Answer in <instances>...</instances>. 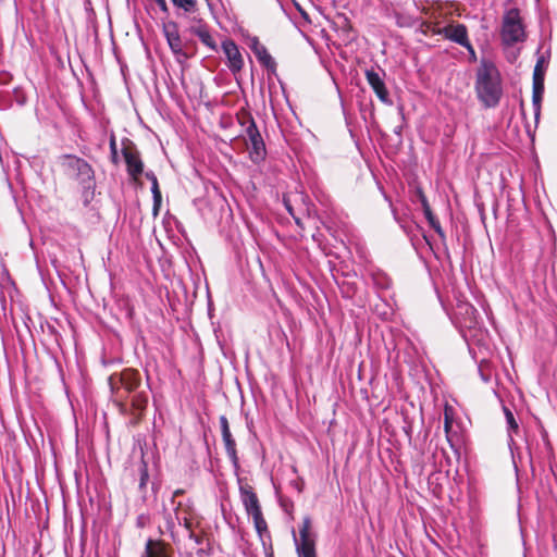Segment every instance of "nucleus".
I'll list each match as a JSON object with an SVG mask.
<instances>
[{
    "label": "nucleus",
    "mask_w": 557,
    "mask_h": 557,
    "mask_svg": "<svg viewBox=\"0 0 557 557\" xmlns=\"http://www.w3.org/2000/svg\"><path fill=\"white\" fill-rule=\"evenodd\" d=\"M434 34L443 36L461 47L469 41L468 29L463 24H449L443 28L434 30Z\"/></svg>",
    "instance_id": "nucleus-13"
},
{
    "label": "nucleus",
    "mask_w": 557,
    "mask_h": 557,
    "mask_svg": "<svg viewBox=\"0 0 557 557\" xmlns=\"http://www.w3.org/2000/svg\"><path fill=\"white\" fill-rule=\"evenodd\" d=\"M183 490H176L168 503L163 504L162 518L164 528L173 541H176V525L184 527L186 531H190L195 510L189 499L177 500L182 496Z\"/></svg>",
    "instance_id": "nucleus-2"
},
{
    "label": "nucleus",
    "mask_w": 557,
    "mask_h": 557,
    "mask_svg": "<svg viewBox=\"0 0 557 557\" xmlns=\"http://www.w3.org/2000/svg\"><path fill=\"white\" fill-rule=\"evenodd\" d=\"M187 534H188V537L190 540H193L197 545H200L202 543V537L200 535H197L194 531H193V527L190 528V531H186Z\"/></svg>",
    "instance_id": "nucleus-33"
},
{
    "label": "nucleus",
    "mask_w": 557,
    "mask_h": 557,
    "mask_svg": "<svg viewBox=\"0 0 557 557\" xmlns=\"http://www.w3.org/2000/svg\"><path fill=\"white\" fill-rule=\"evenodd\" d=\"M421 207H422V211H423V214H424L426 221L434 216V214L431 210L430 203H424V206H421Z\"/></svg>",
    "instance_id": "nucleus-34"
},
{
    "label": "nucleus",
    "mask_w": 557,
    "mask_h": 557,
    "mask_svg": "<svg viewBox=\"0 0 557 557\" xmlns=\"http://www.w3.org/2000/svg\"><path fill=\"white\" fill-rule=\"evenodd\" d=\"M368 84L371 86L372 90L380 99L381 102L387 106L393 104V100L389 97L388 90L385 86V82L383 76H385V72H377L374 69L366 70L364 72Z\"/></svg>",
    "instance_id": "nucleus-10"
},
{
    "label": "nucleus",
    "mask_w": 557,
    "mask_h": 557,
    "mask_svg": "<svg viewBox=\"0 0 557 557\" xmlns=\"http://www.w3.org/2000/svg\"><path fill=\"white\" fill-rule=\"evenodd\" d=\"M58 164L66 177L79 184L84 194H94L96 187L95 171L86 160L75 154H62L58 158Z\"/></svg>",
    "instance_id": "nucleus-3"
},
{
    "label": "nucleus",
    "mask_w": 557,
    "mask_h": 557,
    "mask_svg": "<svg viewBox=\"0 0 557 557\" xmlns=\"http://www.w3.org/2000/svg\"><path fill=\"white\" fill-rule=\"evenodd\" d=\"M126 141L127 144L124 145L122 149V154L126 163V170L132 178L138 180V177L144 173V163L135 145L128 139H126Z\"/></svg>",
    "instance_id": "nucleus-8"
},
{
    "label": "nucleus",
    "mask_w": 557,
    "mask_h": 557,
    "mask_svg": "<svg viewBox=\"0 0 557 557\" xmlns=\"http://www.w3.org/2000/svg\"><path fill=\"white\" fill-rule=\"evenodd\" d=\"M220 426L226 454L232 462V466L235 470H237L239 468V459L236 450V442L230 431L228 421L225 416L220 417Z\"/></svg>",
    "instance_id": "nucleus-12"
},
{
    "label": "nucleus",
    "mask_w": 557,
    "mask_h": 557,
    "mask_svg": "<svg viewBox=\"0 0 557 557\" xmlns=\"http://www.w3.org/2000/svg\"><path fill=\"white\" fill-rule=\"evenodd\" d=\"M187 32L199 38L202 45L213 52L218 51V45L211 35L209 25L200 17L190 18Z\"/></svg>",
    "instance_id": "nucleus-9"
},
{
    "label": "nucleus",
    "mask_w": 557,
    "mask_h": 557,
    "mask_svg": "<svg viewBox=\"0 0 557 557\" xmlns=\"http://www.w3.org/2000/svg\"><path fill=\"white\" fill-rule=\"evenodd\" d=\"M261 47H263V45L259 41L257 37H252L249 40V48L252 50L253 53H256V51H258Z\"/></svg>",
    "instance_id": "nucleus-32"
},
{
    "label": "nucleus",
    "mask_w": 557,
    "mask_h": 557,
    "mask_svg": "<svg viewBox=\"0 0 557 557\" xmlns=\"http://www.w3.org/2000/svg\"><path fill=\"white\" fill-rule=\"evenodd\" d=\"M543 63H544V58L541 57L535 64L534 72H533V79H536L537 76H539V78H544Z\"/></svg>",
    "instance_id": "nucleus-29"
},
{
    "label": "nucleus",
    "mask_w": 557,
    "mask_h": 557,
    "mask_svg": "<svg viewBox=\"0 0 557 557\" xmlns=\"http://www.w3.org/2000/svg\"><path fill=\"white\" fill-rule=\"evenodd\" d=\"M242 125H246L245 135L248 139L249 158L253 163L258 164L263 161L267 156L263 138L255 120L250 115L247 116L246 121L242 122Z\"/></svg>",
    "instance_id": "nucleus-6"
},
{
    "label": "nucleus",
    "mask_w": 557,
    "mask_h": 557,
    "mask_svg": "<svg viewBox=\"0 0 557 557\" xmlns=\"http://www.w3.org/2000/svg\"><path fill=\"white\" fill-rule=\"evenodd\" d=\"M460 309L465 310V314H467V319L463 323V326L467 329H472L476 324V314L478 310L470 304H466L460 307Z\"/></svg>",
    "instance_id": "nucleus-23"
},
{
    "label": "nucleus",
    "mask_w": 557,
    "mask_h": 557,
    "mask_svg": "<svg viewBox=\"0 0 557 557\" xmlns=\"http://www.w3.org/2000/svg\"><path fill=\"white\" fill-rule=\"evenodd\" d=\"M414 198L420 202L421 206L429 203L428 198L420 186H416L414 188Z\"/></svg>",
    "instance_id": "nucleus-30"
},
{
    "label": "nucleus",
    "mask_w": 557,
    "mask_h": 557,
    "mask_svg": "<svg viewBox=\"0 0 557 557\" xmlns=\"http://www.w3.org/2000/svg\"><path fill=\"white\" fill-rule=\"evenodd\" d=\"M544 94V78L533 79L532 104L534 109V116L537 121L541 113V102Z\"/></svg>",
    "instance_id": "nucleus-17"
},
{
    "label": "nucleus",
    "mask_w": 557,
    "mask_h": 557,
    "mask_svg": "<svg viewBox=\"0 0 557 557\" xmlns=\"http://www.w3.org/2000/svg\"><path fill=\"white\" fill-rule=\"evenodd\" d=\"M139 474H140L139 490L143 491L146 487L148 479H149L147 463L144 461L141 462V465L139 467Z\"/></svg>",
    "instance_id": "nucleus-25"
},
{
    "label": "nucleus",
    "mask_w": 557,
    "mask_h": 557,
    "mask_svg": "<svg viewBox=\"0 0 557 557\" xmlns=\"http://www.w3.org/2000/svg\"><path fill=\"white\" fill-rule=\"evenodd\" d=\"M430 226L436 232V234L441 237V239H445V233L441 226V223L440 221L437 220V218L434 215L433 218L429 219L428 220Z\"/></svg>",
    "instance_id": "nucleus-28"
},
{
    "label": "nucleus",
    "mask_w": 557,
    "mask_h": 557,
    "mask_svg": "<svg viewBox=\"0 0 557 557\" xmlns=\"http://www.w3.org/2000/svg\"><path fill=\"white\" fill-rule=\"evenodd\" d=\"M370 277H371V282H372L373 286L377 290H387L392 286L391 277L382 270H379V269L372 270L370 272Z\"/></svg>",
    "instance_id": "nucleus-19"
},
{
    "label": "nucleus",
    "mask_w": 557,
    "mask_h": 557,
    "mask_svg": "<svg viewBox=\"0 0 557 557\" xmlns=\"http://www.w3.org/2000/svg\"><path fill=\"white\" fill-rule=\"evenodd\" d=\"M502 41L505 46H512L525 39V30L517 8L506 10L503 16Z\"/></svg>",
    "instance_id": "nucleus-5"
},
{
    "label": "nucleus",
    "mask_w": 557,
    "mask_h": 557,
    "mask_svg": "<svg viewBox=\"0 0 557 557\" xmlns=\"http://www.w3.org/2000/svg\"><path fill=\"white\" fill-rule=\"evenodd\" d=\"M163 33L171 51L175 55H182L184 58H187V53L183 49L182 39L177 29V24L175 22H169L164 25Z\"/></svg>",
    "instance_id": "nucleus-14"
},
{
    "label": "nucleus",
    "mask_w": 557,
    "mask_h": 557,
    "mask_svg": "<svg viewBox=\"0 0 557 557\" xmlns=\"http://www.w3.org/2000/svg\"><path fill=\"white\" fill-rule=\"evenodd\" d=\"M255 55L259 63L263 65L269 72L274 73L276 71V62L268 52L264 46L256 51Z\"/></svg>",
    "instance_id": "nucleus-21"
},
{
    "label": "nucleus",
    "mask_w": 557,
    "mask_h": 557,
    "mask_svg": "<svg viewBox=\"0 0 557 557\" xmlns=\"http://www.w3.org/2000/svg\"><path fill=\"white\" fill-rule=\"evenodd\" d=\"M462 47L466 48L467 51L469 52L470 61L475 62L476 61V53H475V50H474L473 46L471 45L470 40L466 45H463Z\"/></svg>",
    "instance_id": "nucleus-31"
},
{
    "label": "nucleus",
    "mask_w": 557,
    "mask_h": 557,
    "mask_svg": "<svg viewBox=\"0 0 557 557\" xmlns=\"http://www.w3.org/2000/svg\"><path fill=\"white\" fill-rule=\"evenodd\" d=\"M393 16L396 25L399 27H412L416 24V18L410 14L394 11Z\"/></svg>",
    "instance_id": "nucleus-22"
},
{
    "label": "nucleus",
    "mask_w": 557,
    "mask_h": 557,
    "mask_svg": "<svg viewBox=\"0 0 557 557\" xmlns=\"http://www.w3.org/2000/svg\"><path fill=\"white\" fill-rule=\"evenodd\" d=\"M116 379L127 393L134 392L140 384V376L134 370H125Z\"/></svg>",
    "instance_id": "nucleus-16"
},
{
    "label": "nucleus",
    "mask_w": 557,
    "mask_h": 557,
    "mask_svg": "<svg viewBox=\"0 0 557 557\" xmlns=\"http://www.w3.org/2000/svg\"><path fill=\"white\" fill-rule=\"evenodd\" d=\"M543 441H544V444L546 446L547 449H550V444L547 440V435L546 434H543Z\"/></svg>",
    "instance_id": "nucleus-37"
},
{
    "label": "nucleus",
    "mask_w": 557,
    "mask_h": 557,
    "mask_svg": "<svg viewBox=\"0 0 557 557\" xmlns=\"http://www.w3.org/2000/svg\"><path fill=\"white\" fill-rule=\"evenodd\" d=\"M156 3L158 4L162 12H168V4L165 0H157Z\"/></svg>",
    "instance_id": "nucleus-35"
},
{
    "label": "nucleus",
    "mask_w": 557,
    "mask_h": 557,
    "mask_svg": "<svg viewBox=\"0 0 557 557\" xmlns=\"http://www.w3.org/2000/svg\"><path fill=\"white\" fill-rule=\"evenodd\" d=\"M145 176L151 183V193H152V199H153L152 210H153V214L157 215L160 210L161 201H162V196H161V191L159 188L158 178L152 171H147L145 173Z\"/></svg>",
    "instance_id": "nucleus-18"
},
{
    "label": "nucleus",
    "mask_w": 557,
    "mask_h": 557,
    "mask_svg": "<svg viewBox=\"0 0 557 557\" xmlns=\"http://www.w3.org/2000/svg\"><path fill=\"white\" fill-rule=\"evenodd\" d=\"M109 146H110L111 161H112V163L117 164L119 156H117V146H116V140H115L114 135H111Z\"/></svg>",
    "instance_id": "nucleus-26"
},
{
    "label": "nucleus",
    "mask_w": 557,
    "mask_h": 557,
    "mask_svg": "<svg viewBox=\"0 0 557 557\" xmlns=\"http://www.w3.org/2000/svg\"><path fill=\"white\" fill-rule=\"evenodd\" d=\"M504 413H505L507 431H508V445L511 450V454L513 455L515 441H513L512 435H513V433H518L519 425H518V422L516 421L515 416L511 412V410L505 406H504Z\"/></svg>",
    "instance_id": "nucleus-20"
},
{
    "label": "nucleus",
    "mask_w": 557,
    "mask_h": 557,
    "mask_svg": "<svg viewBox=\"0 0 557 557\" xmlns=\"http://www.w3.org/2000/svg\"><path fill=\"white\" fill-rule=\"evenodd\" d=\"M222 50L227 59V66L233 74H237L244 67V58L238 46L232 39L222 42Z\"/></svg>",
    "instance_id": "nucleus-11"
},
{
    "label": "nucleus",
    "mask_w": 557,
    "mask_h": 557,
    "mask_svg": "<svg viewBox=\"0 0 557 557\" xmlns=\"http://www.w3.org/2000/svg\"><path fill=\"white\" fill-rule=\"evenodd\" d=\"M448 429H449V422H448V420L446 419V421H445V430H446V431H448Z\"/></svg>",
    "instance_id": "nucleus-38"
},
{
    "label": "nucleus",
    "mask_w": 557,
    "mask_h": 557,
    "mask_svg": "<svg viewBox=\"0 0 557 557\" xmlns=\"http://www.w3.org/2000/svg\"><path fill=\"white\" fill-rule=\"evenodd\" d=\"M173 548L161 540L149 539L141 557H173Z\"/></svg>",
    "instance_id": "nucleus-15"
},
{
    "label": "nucleus",
    "mask_w": 557,
    "mask_h": 557,
    "mask_svg": "<svg viewBox=\"0 0 557 557\" xmlns=\"http://www.w3.org/2000/svg\"><path fill=\"white\" fill-rule=\"evenodd\" d=\"M207 2H208V5L210 7L211 4H210L209 0H207Z\"/></svg>",
    "instance_id": "nucleus-39"
},
{
    "label": "nucleus",
    "mask_w": 557,
    "mask_h": 557,
    "mask_svg": "<svg viewBox=\"0 0 557 557\" xmlns=\"http://www.w3.org/2000/svg\"><path fill=\"white\" fill-rule=\"evenodd\" d=\"M172 3L182 9L185 13H195L197 12V1L196 0H171Z\"/></svg>",
    "instance_id": "nucleus-24"
},
{
    "label": "nucleus",
    "mask_w": 557,
    "mask_h": 557,
    "mask_svg": "<svg viewBox=\"0 0 557 557\" xmlns=\"http://www.w3.org/2000/svg\"><path fill=\"white\" fill-rule=\"evenodd\" d=\"M474 88L478 99L485 108L498 106L503 96L502 77L497 66L491 60L481 59L475 73Z\"/></svg>",
    "instance_id": "nucleus-1"
},
{
    "label": "nucleus",
    "mask_w": 557,
    "mask_h": 557,
    "mask_svg": "<svg viewBox=\"0 0 557 557\" xmlns=\"http://www.w3.org/2000/svg\"><path fill=\"white\" fill-rule=\"evenodd\" d=\"M311 520L305 517L299 529V537L294 534V542L298 557H317L315 540L310 532Z\"/></svg>",
    "instance_id": "nucleus-7"
},
{
    "label": "nucleus",
    "mask_w": 557,
    "mask_h": 557,
    "mask_svg": "<svg viewBox=\"0 0 557 557\" xmlns=\"http://www.w3.org/2000/svg\"><path fill=\"white\" fill-rule=\"evenodd\" d=\"M109 384L111 386V389L113 391L114 389V385H115V375H111L109 377Z\"/></svg>",
    "instance_id": "nucleus-36"
},
{
    "label": "nucleus",
    "mask_w": 557,
    "mask_h": 557,
    "mask_svg": "<svg viewBox=\"0 0 557 557\" xmlns=\"http://www.w3.org/2000/svg\"><path fill=\"white\" fill-rule=\"evenodd\" d=\"M430 226L436 232V234L441 237V239H445V233L441 226V223L440 221L437 220V218L434 215L433 218L429 219L428 220Z\"/></svg>",
    "instance_id": "nucleus-27"
},
{
    "label": "nucleus",
    "mask_w": 557,
    "mask_h": 557,
    "mask_svg": "<svg viewBox=\"0 0 557 557\" xmlns=\"http://www.w3.org/2000/svg\"><path fill=\"white\" fill-rule=\"evenodd\" d=\"M239 496L247 515L252 517L255 529L264 544V539H270V532L268 530L267 521L263 518L257 494L252 486L249 484H243L239 480Z\"/></svg>",
    "instance_id": "nucleus-4"
}]
</instances>
